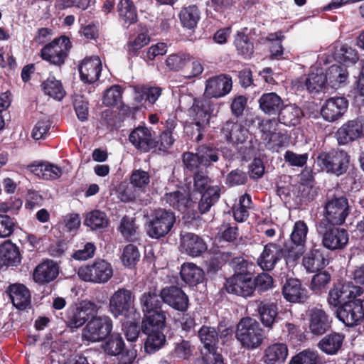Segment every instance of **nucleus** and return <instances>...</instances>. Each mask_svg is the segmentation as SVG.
Wrapping results in <instances>:
<instances>
[{"label":"nucleus","instance_id":"obj_1","mask_svg":"<svg viewBox=\"0 0 364 364\" xmlns=\"http://www.w3.org/2000/svg\"><path fill=\"white\" fill-rule=\"evenodd\" d=\"M161 299L156 288L149 289L141 294L139 301L144 316L142 323H145L146 326H151L153 323L161 326L166 322V313L161 309Z\"/></svg>","mask_w":364,"mask_h":364},{"label":"nucleus","instance_id":"obj_2","mask_svg":"<svg viewBox=\"0 0 364 364\" xmlns=\"http://www.w3.org/2000/svg\"><path fill=\"white\" fill-rule=\"evenodd\" d=\"M309 228L303 220L296 221L290 235V244L284 245V258L287 263L294 264L306 251Z\"/></svg>","mask_w":364,"mask_h":364},{"label":"nucleus","instance_id":"obj_3","mask_svg":"<svg viewBox=\"0 0 364 364\" xmlns=\"http://www.w3.org/2000/svg\"><path fill=\"white\" fill-rule=\"evenodd\" d=\"M236 338L243 347L255 349L263 341L262 329L255 319L245 317L237 324Z\"/></svg>","mask_w":364,"mask_h":364},{"label":"nucleus","instance_id":"obj_4","mask_svg":"<svg viewBox=\"0 0 364 364\" xmlns=\"http://www.w3.org/2000/svg\"><path fill=\"white\" fill-rule=\"evenodd\" d=\"M211 180L205 173L198 171L194 176V188L200 193L204 191L198 203L200 212L203 214L208 212L219 199L220 186L210 185Z\"/></svg>","mask_w":364,"mask_h":364},{"label":"nucleus","instance_id":"obj_5","mask_svg":"<svg viewBox=\"0 0 364 364\" xmlns=\"http://www.w3.org/2000/svg\"><path fill=\"white\" fill-rule=\"evenodd\" d=\"M349 214L348 199L345 197L333 198L328 200L324 205L323 217L319 228H326L328 225H342Z\"/></svg>","mask_w":364,"mask_h":364},{"label":"nucleus","instance_id":"obj_6","mask_svg":"<svg viewBox=\"0 0 364 364\" xmlns=\"http://www.w3.org/2000/svg\"><path fill=\"white\" fill-rule=\"evenodd\" d=\"M175 222L176 216L172 211L163 208L155 210L146 223L147 235L156 239L164 237L171 231Z\"/></svg>","mask_w":364,"mask_h":364},{"label":"nucleus","instance_id":"obj_7","mask_svg":"<svg viewBox=\"0 0 364 364\" xmlns=\"http://www.w3.org/2000/svg\"><path fill=\"white\" fill-rule=\"evenodd\" d=\"M113 321L108 316L91 317L82 331V340L97 343L105 340L111 333Z\"/></svg>","mask_w":364,"mask_h":364},{"label":"nucleus","instance_id":"obj_8","mask_svg":"<svg viewBox=\"0 0 364 364\" xmlns=\"http://www.w3.org/2000/svg\"><path fill=\"white\" fill-rule=\"evenodd\" d=\"M135 296L125 288H119L110 296L109 311L115 318L124 316L129 318L136 311L134 308Z\"/></svg>","mask_w":364,"mask_h":364},{"label":"nucleus","instance_id":"obj_9","mask_svg":"<svg viewBox=\"0 0 364 364\" xmlns=\"http://www.w3.org/2000/svg\"><path fill=\"white\" fill-rule=\"evenodd\" d=\"M215 107L210 99L207 97L193 100V105L189 109V115L198 127V141L203 138L201 131L209 126L210 119L214 115Z\"/></svg>","mask_w":364,"mask_h":364},{"label":"nucleus","instance_id":"obj_10","mask_svg":"<svg viewBox=\"0 0 364 364\" xmlns=\"http://www.w3.org/2000/svg\"><path fill=\"white\" fill-rule=\"evenodd\" d=\"M77 274L85 282L104 284L112 278L113 269L110 263L105 259H97L91 264L81 267Z\"/></svg>","mask_w":364,"mask_h":364},{"label":"nucleus","instance_id":"obj_11","mask_svg":"<svg viewBox=\"0 0 364 364\" xmlns=\"http://www.w3.org/2000/svg\"><path fill=\"white\" fill-rule=\"evenodd\" d=\"M317 164L323 171L340 176L348 169L349 156L340 150L322 152L317 157Z\"/></svg>","mask_w":364,"mask_h":364},{"label":"nucleus","instance_id":"obj_12","mask_svg":"<svg viewBox=\"0 0 364 364\" xmlns=\"http://www.w3.org/2000/svg\"><path fill=\"white\" fill-rule=\"evenodd\" d=\"M70 47V39L61 36L54 39L41 49V57L50 63L60 66L65 63Z\"/></svg>","mask_w":364,"mask_h":364},{"label":"nucleus","instance_id":"obj_13","mask_svg":"<svg viewBox=\"0 0 364 364\" xmlns=\"http://www.w3.org/2000/svg\"><path fill=\"white\" fill-rule=\"evenodd\" d=\"M100 306L93 302L87 301L80 304V306H70L66 314V323L70 328H79L82 326L89 318L97 315Z\"/></svg>","mask_w":364,"mask_h":364},{"label":"nucleus","instance_id":"obj_14","mask_svg":"<svg viewBox=\"0 0 364 364\" xmlns=\"http://www.w3.org/2000/svg\"><path fill=\"white\" fill-rule=\"evenodd\" d=\"M337 317L346 326L358 324L364 318V300L353 299L345 302L337 309Z\"/></svg>","mask_w":364,"mask_h":364},{"label":"nucleus","instance_id":"obj_15","mask_svg":"<svg viewBox=\"0 0 364 364\" xmlns=\"http://www.w3.org/2000/svg\"><path fill=\"white\" fill-rule=\"evenodd\" d=\"M232 87L230 76L225 74L208 78L205 84V97L220 98L229 94Z\"/></svg>","mask_w":364,"mask_h":364},{"label":"nucleus","instance_id":"obj_16","mask_svg":"<svg viewBox=\"0 0 364 364\" xmlns=\"http://www.w3.org/2000/svg\"><path fill=\"white\" fill-rule=\"evenodd\" d=\"M325 231L321 232L323 246L331 251L344 249L349 240L348 231L344 228H329L326 226Z\"/></svg>","mask_w":364,"mask_h":364},{"label":"nucleus","instance_id":"obj_17","mask_svg":"<svg viewBox=\"0 0 364 364\" xmlns=\"http://www.w3.org/2000/svg\"><path fill=\"white\" fill-rule=\"evenodd\" d=\"M162 90L159 87L137 85L134 87L132 109L139 110L146 105H153L161 95Z\"/></svg>","mask_w":364,"mask_h":364},{"label":"nucleus","instance_id":"obj_18","mask_svg":"<svg viewBox=\"0 0 364 364\" xmlns=\"http://www.w3.org/2000/svg\"><path fill=\"white\" fill-rule=\"evenodd\" d=\"M166 322H163L159 326L157 323H153L149 326L142 323V329L144 333L147 335V338L144 343V350L149 354H152L159 350L166 342V337L163 333Z\"/></svg>","mask_w":364,"mask_h":364},{"label":"nucleus","instance_id":"obj_19","mask_svg":"<svg viewBox=\"0 0 364 364\" xmlns=\"http://www.w3.org/2000/svg\"><path fill=\"white\" fill-rule=\"evenodd\" d=\"M339 144H346L364 136V123L357 118L343 124L336 132Z\"/></svg>","mask_w":364,"mask_h":364},{"label":"nucleus","instance_id":"obj_20","mask_svg":"<svg viewBox=\"0 0 364 364\" xmlns=\"http://www.w3.org/2000/svg\"><path fill=\"white\" fill-rule=\"evenodd\" d=\"M348 102L344 97H331L323 105L321 115L327 122L339 119L347 111Z\"/></svg>","mask_w":364,"mask_h":364},{"label":"nucleus","instance_id":"obj_21","mask_svg":"<svg viewBox=\"0 0 364 364\" xmlns=\"http://www.w3.org/2000/svg\"><path fill=\"white\" fill-rule=\"evenodd\" d=\"M309 328L314 335H322L331 326V318L326 311L318 307H314L309 311Z\"/></svg>","mask_w":364,"mask_h":364},{"label":"nucleus","instance_id":"obj_22","mask_svg":"<svg viewBox=\"0 0 364 364\" xmlns=\"http://www.w3.org/2000/svg\"><path fill=\"white\" fill-rule=\"evenodd\" d=\"M180 250L191 257H198L207 250V245L200 236L185 232L181 234Z\"/></svg>","mask_w":364,"mask_h":364},{"label":"nucleus","instance_id":"obj_23","mask_svg":"<svg viewBox=\"0 0 364 364\" xmlns=\"http://www.w3.org/2000/svg\"><path fill=\"white\" fill-rule=\"evenodd\" d=\"M160 296L162 301L173 309L185 311L188 306V299L186 294L176 286L167 287L161 289Z\"/></svg>","mask_w":364,"mask_h":364},{"label":"nucleus","instance_id":"obj_24","mask_svg":"<svg viewBox=\"0 0 364 364\" xmlns=\"http://www.w3.org/2000/svg\"><path fill=\"white\" fill-rule=\"evenodd\" d=\"M129 140L138 150L148 152L156 146L151 129L145 126H139L132 131Z\"/></svg>","mask_w":364,"mask_h":364},{"label":"nucleus","instance_id":"obj_25","mask_svg":"<svg viewBox=\"0 0 364 364\" xmlns=\"http://www.w3.org/2000/svg\"><path fill=\"white\" fill-rule=\"evenodd\" d=\"M254 284L250 276L233 275L228 279L225 287L228 293L243 297L252 296L254 292Z\"/></svg>","mask_w":364,"mask_h":364},{"label":"nucleus","instance_id":"obj_26","mask_svg":"<svg viewBox=\"0 0 364 364\" xmlns=\"http://www.w3.org/2000/svg\"><path fill=\"white\" fill-rule=\"evenodd\" d=\"M283 257H284V248L277 243L269 242L264 247L257 263L262 269L269 271L274 269Z\"/></svg>","mask_w":364,"mask_h":364},{"label":"nucleus","instance_id":"obj_27","mask_svg":"<svg viewBox=\"0 0 364 364\" xmlns=\"http://www.w3.org/2000/svg\"><path fill=\"white\" fill-rule=\"evenodd\" d=\"M78 70L81 80L87 84L96 82L100 75L102 63L99 57L85 58L79 65Z\"/></svg>","mask_w":364,"mask_h":364},{"label":"nucleus","instance_id":"obj_28","mask_svg":"<svg viewBox=\"0 0 364 364\" xmlns=\"http://www.w3.org/2000/svg\"><path fill=\"white\" fill-rule=\"evenodd\" d=\"M328 259L325 257L321 248L314 245L306 252L302 259V265L308 272H316L323 269L328 264Z\"/></svg>","mask_w":364,"mask_h":364},{"label":"nucleus","instance_id":"obj_29","mask_svg":"<svg viewBox=\"0 0 364 364\" xmlns=\"http://www.w3.org/2000/svg\"><path fill=\"white\" fill-rule=\"evenodd\" d=\"M221 134L228 142L240 144L246 141L248 131L241 124L229 119L223 124Z\"/></svg>","mask_w":364,"mask_h":364},{"label":"nucleus","instance_id":"obj_30","mask_svg":"<svg viewBox=\"0 0 364 364\" xmlns=\"http://www.w3.org/2000/svg\"><path fill=\"white\" fill-rule=\"evenodd\" d=\"M259 109L267 115H277L284 107V100L276 92H265L258 100Z\"/></svg>","mask_w":364,"mask_h":364},{"label":"nucleus","instance_id":"obj_31","mask_svg":"<svg viewBox=\"0 0 364 364\" xmlns=\"http://www.w3.org/2000/svg\"><path fill=\"white\" fill-rule=\"evenodd\" d=\"M302 83L309 92L318 93L323 91L327 85V76L320 68H312L309 75L302 80Z\"/></svg>","mask_w":364,"mask_h":364},{"label":"nucleus","instance_id":"obj_32","mask_svg":"<svg viewBox=\"0 0 364 364\" xmlns=\"http://www.w3.org/2000/svg\"><path fill=\"white\" fill-rule=\"evenodd\" d=\"M6 291L16 308L25 309L30 305L31 294L24 285L20 284H11Z\"/></svg>","mask_w":364,"mask_h":364},{"label":"nucleus","instance_id":"obj_33","mask_svg":"<svg viewBox=\"0 0 364 364\" xmlns=\"http://www.w3.org/2000/svg\"><path fill=\"white\" fill-rule=\"evenodd\" d=\"M259 319L263 326L272 328L278 320V306L270 301H261L257 305Z\"/></svg>","mask_w":364,"mask_h":364},{"label":"nucleus","instance_id":"obj_34","mask_svg":"<svg viewBox=\"0 0 364 364\" xmlns=\"http://www.w3.org/2000/svg\"><path fill=\"white\" fill-rule=\"evenodd\" d=\"M58 274V267L57 264L51 260H47L36 267L33 277L36 282L43 284L53 281Z\"/></svg>","mask_w":364,"mask_h":364},{"label":"nucleus","instance_id":"obj_35","mask_svg":"<svg viewBox=\"0 0 364 364\" xmlns=\"http://www.w3.org/2000/svg\"><path fill=\"white\" fill-rule=\"evenodd\" d=\"M284 297L289 302H301L306 299V291L296 279H289L282 288Z\"/></svg>","mask_w":364,"mask_h":364},{"label":"nucleus","instance_id":"obj_36","mask_svg":"<svg viewBox=\"0 0 364 364\" xmlns=\"http://www.w3.org/2000/svg\"><path fill=\"white\" fill-rule=\"evenodd\" d=\"M344 335L339 333H331L323 337L318 343V348L327 355H336L341 348Z\"/></svg>","mask_w":364,"mask_h":364},{"label":"nucleus","instance_id":"obj_37","mask_svg":"<svg viewBox=\"0 0 364 364\" xmlns=\"http://www.w3.org/2000/svg\"><path fill=\"white\" fill-rule=\"evenodd\" d=\"M21 262L18 248L10 240L0 245V263L3 265H16Z\"/></svg>","mask_w":364,"mask_h":364},{"label":"nucleus","instance_id":"obj_38","mask_svg":"<svg viewBox=\"0 0 364 364\" xmlns=\"http://www.w3.org/2000/svg\"><path fill=\"white\" fill-rule=\"evenodd\" d=\"M287 355V346L284 343H277L265 349L263 360L266 364L281 363L284 362Z\"/></svg>","mask_w":364,"mask_h":364},{"label":"nucleus","instance_id":"obj_39","mask_svg":"<svg viewBox=\"0 0 364 364\" xmlns=\"http://www.w3.org/2000/svg\"><path fill=\"white\" fill-rule=\"evenodd\" d=\"M279 122L287 126H296L303 116L301 109L295 105H284L277 114Z\"/></svg>","mask_w":364,"mask_h":364},{"label":"nucleus","instance_id":"obj_40","mask_svg":"<svg viewBox=\"0 0 364 364\" xmlns=\"http://www.w3.org/2000/svg\"><path fill=\"white\" fill-rule=\"evenodd\" d=\"M181 277L183 281L190 285H196L203 282L204 272L193 263H185L181 269Z\"/></svg>","mask_w":364,"mask_h":364},{"label":"nucleus","instance_id":"obj_41","mask_svg":"<svg viewBox=\"0 0 364 364\" xmlns=\"http://www.w3.org/2000/svg\"><path fill=\"white\" fill-rule=\"evenodd\" d=\"M200 11L196 5H189L181 9L178 14L183 28L193 30L200 19Z\"/></svg>","mask_w":364,"mask_h":364},{"label":"nucleus","instance_id":"obj_42","mask_svg":"<svg viewBox=\"0 0 364 364\" xmlns=\"http://www.w3.org/2000/svg\"><path fill=\"white\" fill-rule=\"evenodd\" d=\"M117 10L119 18L127 27L136 21V11L132 1L120 0L117 4Z\"/></svg>","mask_w":364,"mask_h":364},{"label":"nucleus","instance_id":"obj_43","mask_svg":"<svg viewBox=\"0 0 364 364\" xmlns=\"http://www.w3.org/2000/svg\"><path fill=\"white\" fill-rule=\"evenodd\" d=\"M198 336L207 353H215L218 342V333L215 328L203 326L198 331Z\"/></svg>","mask_w":364,"mask_h":364},{"label":"nucleus","instance_id":"obj_44","mask_svg":"<svg viewBox=\"0 0 364 364\" xmlns=\"http://www.w3.org/2000/svg\"><path fill=\"white\" fill-rule=\"evenodd\" d=\"M102 344V348L104 352L110 356H119L124 349V341L119 333H113Z\"/></svg>","mask_w":364,"mask_h":364},{"label":"nucleus","instance_id":"obj_45","mask_svg":"<svg viewBox=\"0 0 364 364\" xmlns=\"http://www.w3.org/2000/svg\"><path fill=\"white\" fill-rule=\"evenodd\" d=\"M32 171L38 177L46 180H55L62 175L60 167L46 162L33 166Z\"/></svg>","mask_w":364,"mask_h":364},{"label":"nucleus","instance_id":"obj_46","mask_svg":"<svg viewBox=\"0 0 364 364\" xmlns=\"http://www.w3.org/2000/svg\"><path fill=\"white\" fill-rule=\"evenodd\" d=\"M325 75L327 76V83L333 88L346 82L348 78L346 67L339 65H331L327 70Z\"/></svg>","mask_w":364,"mask_h":364},{"label":"nucleus","instance_id":"obj_47","mask_svg":"<svg viewBox=\"0 0 364 364\" xmlns=\"http://www.w3.org/2000/svg\"><path fill=\"white\" fill-rule=\"evenodd\" d=\"M164 200L170 206L179 211H184L191 203L188 195L179 191L166 193Z\"/></svg>","mask_w":364,"mask_h":364},{"label":"nucleus","instance_id":"obj_48","mask_svg":"<svg viewBox=\"0 0 364 364\" xmlns=\"http://www.w3.org/2000/svg\"><path fill=\"white\" fill-rule=\"evenodd\" d=\"M123 89L121 86L114 85L106 90L104 95L103 103L109 107H117L123 109L125 105L122 102Z\"/></svg>","mask_w":364,"mask_h":364},{"label":"nucleus","instance_id":"obj_49","mask_svg":"<svg viewBox=\"0 0 364 364\" xmlns=\"http://www.w3.org/2000/svg\"><path fill=\"white\" fill-rule=\"evenodd\" d=\"M252 199L245 193L239 198V203L233 208V216L237 222H243L249 217V210L252 208Z\"/></svg>","mask_w":364,"mask_h":364},{"label":"nucleus","instance_id":"obj_50","mask_svg":"<svg viewBox=\"0 0 364 364\" xmlns=\"http://www.w3.org/2000/svg\"><path fill=\"white\" fill-rule=\"evenodd\" d=\"M354 293L353 290H349L348 287L339 284L335 285L328 293V304L333 307H336L341 304L345 298L351 296Z\"/></svg>","mask_w":364,"mask_h":364},{"label":"nucleus","instance_id":"obj_51","mask_svg":"<svg viewBox=\"0 0 364 364\" xmlns=\"http://www.w3.org/2000/svg\"><path fill=\"white\" fill-rule=\"evenodd\" d=\"M42 87L46 95L58 100H62L65 94L60 81L54 77H48L44 81Z\"/></svg>","mask_w":364,"mask_h":364},{"label":"nucleus","instance_id":"obj_52","mask_svg":"<svg viewBox=\"0 0 364 364\" xmlns=\"http://www.w3.org/2000/svg\"><path fill=\"white\" fill-rule=\"evenodd\" d=\"M235 46L237 53L244 58H250L253 53L254 46L247 35L238 32L235 38Z\"/></svg>","mask_w":364,"mask_h":364},{"label":"nucleus","instance_id":"obj_53","mask_svg":"<svg viewBox=\"0 0 364 364\" xmlns=\"http://www.w3.org/2000/svg\"><path fill=\"white\" fill-rule=\"evenodd\" d=\"M191 60L189 54L177 53L169 55L166 60V65L171 71L183 69Z\"/></svg>","mask_w":364,"mask_h":364},{"label":"nucleus","instance_id":"obj_54","mask_svg":"<svg viewBox=\"0 0 364 364\" xmlns=\"http://www.w3.org/2000/svg\"><path fill=\"white\" fill-rule=\"evenodd\" d=\"M85 223L92 230H97L106 228L108 225V219L105 213L94 210L87 215Z\"/></svg>","mask_w":364,"mask_h":364},{"label":"nucleus","instance_id":"obj_55","mask_svg":"<svg viewBox=\"0 0 364 364\" xmlns=\"http://www.w3.org/2000/svg\"><path fill=\"white\" fill-rule=\"evenodd\" d=\"M139 258L140 253L136 246L129 244L124 247L121 259L124 266L134 267L139 262Z\"/></svg>","mask_w":364,"mask_h":364},{"label":"nucleus","instance_id":"obj_56","mask_svg":"<svg viewBox=\"0 0 364 364\" xmlns=\"http://www.w3.org/2000/svg\"><path fill=\"white\" fill-rule=\"evenodd\" d=\"M319 357L317 351L304 350L294 355L289 364H318Z\"/></svg>","mask_w":364,"mask_h":364},{"label":"nucleus","instance_id":"obj_57","mask_svg":"<svg viewBox=\"0 0 364 364\" xmlns=\"http://www.w3.org/2000/svg\"><path fill=\"white\" fill-rule=\"evenodd\" d=\"M199 157L202 161V165L207 166L210 162H216L219 159L218 149L207 145H202L198 149Z\"/></svg>","mask_w":364,"mask_h":364},{"label":"nucleus","instance_id":"obj_58","mask_svg":"<svg viewBox=\"0 0 364 364\" xmlns=\"http://www.w3.org/2000/svg\"><path fill=\"white\" fill-rule=\"evenodd\" d=\"M16 221L8 215L0 214V238L10 237L14 232Z\"/></svg>","mask_w":364,"mask_h":364},{"label":"nucleus","instance_id":"obj_59","mask_svg":"<svg viewBox=\"0 0 364 364\" xmlns=\"http://www.w3.org/2000/svg\"><path fill=\"white\" fill-rule=\"evenodd\" d=\"M194 347L190 341L181 340L175 344L173 354L176 357L185 360L191 356Z\"/></svg>","mask_w":364,"mask_h":364},{"label":"nucleus","instance_id":"obj_60","mask_svg":"<svg viewBox=\"0 0 364 364\" xmlns=\"http://www.w3.org/2000/svg\"><path fill=\"white\" fill-rule=\"evenodd\" d=\"M331 280V275L327 272H322L315 274L311 282L310 287L316 293L323 289Z\"/></svg>","mask_w":364,"mask_h":364},{"label":"nucleus","instance_id":"obj_61","mask_svg":"<svg viewBox=\"0 0 364 364\" xmlns=\"http://www.w3.org/2000/svg\"><path fill=\"white\" fill-rule=\"evenodd\" d=\"M284 158L285 161L289 165L292 166L302 167L306 164L309 154L306 153L299 154L292 151L288 150L285 152Z\"/></svg>","mask_w":364,"mask_h":364},{"label":"nucleus","instance_id":"obj_62","mask_svg":"<svg viewBox=\"0 0 364 364\" xmlns=\"http://www.w3.org/2000/svg\"><path fill=\"white\" fill-rule=\"evenodd\" d=\"M96 247L92 242H86L80 248L75 251L73 257L76 260H87L93 257Z\"/></svg>","mask_w":364,"mask_h":364},{"label":"nucleus","instance_id":"obj_63","mask_svg":"<svg viewBox=\"0 0 364 364\" xmlns=\"http://www.w3.org/2000/svg\"><path fill=\"white\" fill-rule=\"evenodd\" d=\"M247 176L245 172L240 169L232 170L226 176V184L230 186L243 185L246 183Z\"/></svg>","mask_w":364,"mask_h":364},{"label":"nucleus","instance_id":"obj_64","mask_svg":"<svg viewBox=\"0 0 364 364\" xmlns=\"http://www.w3.org/2000/svg\"><path fill=\"white\" fill-rule=\"evenodd\" d=\"M131 183L137 188H144L149 183L150 176L148 172L142 170H135L130 177Z\"/></svg>","mask_w":364,"mask_h":364}]
</instances>
